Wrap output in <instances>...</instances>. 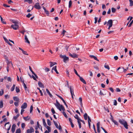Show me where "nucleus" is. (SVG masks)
<instances>
[{"label": "nucleus", "mask_w": 133, "mask_h": 133, "mask_svg": "<svg viewBox=\"0 0 133 133\" xmlns=\"http://www.w3.org/2000/svg\"><path fill=\"white\" fill-rule=\"evenodd\" d=\"M55 105L57 109H59V111H61L62 110L63 111H65V110L64 107L62 105L60 104L57 100H56V103L55 104Z\"/></svg>", "instance_id": "f257e3e1"}, {"label": "nucleus", "mask_w": 133, "mask_h": 133, "mask_svg": "<svg viewBox=\"0 0 133 133\" xmlns=\"http://www.w3.org/2000/svg\"><path fill=\"white\" fill-rule=\"evenodd\" d=\"M119 122L121 124L123 125L124 128L126 129H128V125L127 122L123 119H119Z\"/></svg>", "instance_id": "f03ea898"}, {"label": "nucleus", "mask_w": 133, "mask_h": 133, "mask_svg": "<svg viewBox=\"0 0 133 133\" xmlns=\"http://www.w3.org/2000/svg\"><path fill=\"white\" fill-rule=\"evenodd\" d=\"M60 57L63 59V62L65 63H66L67 62L69 61V57H66L65 55H60Z\"/></svg>", "instance_id": "7ed1b4c3"}, {"label": "nucleus", "mask_w": 133, "mask_h": 133, "mask_svg": "<svg viewBox=\"0 0 133 133\" xmlns=\"http://www.w3.org/2000/svg\"><path fill=\"white\" fill-rule=\"evenodd\" d=\"M9 122H8L6 123L4 125L5 129H7L8 131L9 130L11 127V125L9 124Z\"/></svg>", "instance_id": "20e7f679"}, {"label": "nucleus", "mask_w": 133, "mask_h": 133, "mask_svg": "<svg viewBox=\"0 0 133 133\" xmlns=\"http://www.w3.org/2000/svg\"><path fill=\"white\" fill-rule=\"evenodd\" d=\"M11 27L14 29L16 30L18 29L19 26L18 25L12 24L11 25Z\"/></svg>", "instance_id": "39448f33"}, {"label": "nucleus", "mask_w": 133, "mask_h": 133, "mask_svg": "<svg viewBox=\"0 0 133 133\" xmlns=\"http://www.w3.org/2000/svg\"><path fill=\"white\" fill-rule=\"evenodd\" d=\"M34 130L32 127H31L30 129H28L27 130V133H31L32 132H34Z\"/></svg>", "instance_id": "423d86ee"}, {"label": "nucleus", "mask_w": 133, "mask_h": 133, "mask_svg": "<svg viewBox=\"0 0 133 133\" xmlns=\"http://www.w3.org/2000/svg\"><path fill=\"white\" fill-rule=\"evenodd\" d=\"M8 66L6 67L7 70V71L8 72L9 71V66H12L13 65L11 62H9L7 63Z\"/></svg>", "instance_id": "0eeeda50"}, {"label": "nucleus", "mask_w": 133, "mask_h": 133, "mask_svg": "<svg viewBox=\"0 0 133 133\" xmlns=\"http://www.w3.org/2000/svg\"><path fill=\"white\" fill-rule=\"evenodd\" d=\"M27 106V103H24L21 106V108L22 109H24L26 108Z\"/></svg>", "instance_id": "6e6552de"}, {"label": "nucleus", "mask_w": 133, "mask_h": 133, "mask_svg": "<svg viewBox=\"0 0 133 133\" xmlns=\"http://www.w3.org/2000/svg\"><path fill=\"white\" fill-rule=\"evenodd\" d=\"M16 127V125L15 124H14L12 125L11 128V132L12 133L14 132L15 130V127Z\"/></svg>", "instance_id": "1a4fd4ad"}, {"label": "nucleus", "mask_w": 133, "mask_h": 133, "mask_svg": "<svg viewBox=\"0 0 133 133\" xmlns=\"http://www.w3.org/2000/svg\"><path fill=\"white\" fill-rule=\"evenodd\" d=\"M69 55L72 57L74 58L75 57L77 58L78 57L77 55L75 54H72L71 53H70L69 54Z\"/></svg>", "instance_id": "9d476101"}, {"label": "nucleus", "mask_w": 133, "mask_h": 133, "mask_svg": "<svg viewBox=\"0 0 133 133\" xmlns=\"http://www.w3.org/2000/svg\"><path fill=\"white\" fill-rule=\"evenodd\" d=\"M34 7L35 8H40V6L39 5V4L38 3H37L35 4L34 6Z\"/></svg>", "instance_id": "9b49d317"}, {"label": "nucleus", "mask_w": 133, "mask_h": 133, "mask_svg": "<svg viewBox=\"0 0 133 133\" xmlns=\"http://www.w3.org/2000/svg\"><path fill=\"white\" fill-rule=\"evenodd\" d=\"M108 24L110 26H112V21L111 19L109 20L108 22Z\"/></svg>", "instance_id": "f8f14e48"}, {"label": "nucleus", "mask_w": 133, "mask_h": 133, "mask_svg": "<svg viewBox=\"0 0 133 133\" xmlns=\"http://www.w3.org/2000/svg\"><path fill=\"white\" fill-rule=\"evenodd\" d=\"M88 122L89 126L90 128V122H91V120L89 116H88Z\"/></svg>", "instance_id": "ddd939ff"}, {"label": "nucleus", "mask_w": 133, "mask_h": 133, "mask_svg": "<svg viewBox=\"0 0 133 133\" xmlns=\"http://www.w3.org/2000/svg\"><path fill=\"white\" fill-rule=\"evenodd\" d=\"M13 98L14 101L16 102H19V99L17 97H14Z\"/></svg>", "instance_id": "4468645a"}, {"label": "nucleus", "mask_w": 133, "mask_h": 133, "mask_svg": "<svg viewBox=\"0 0 133 133\" xmlns=\"http://www.w3.org/2000/svg\"><path fill=\"white\" fill-rule=\"evenodd\" d=\"M38 85L39 86L43 88H44V85L40 82H38Z\"/></svg>", "instance_id": "2eb2a0df"}, {"label": "nucleus", "mask_w": 133, "mask_h": 133, "mask_svg": "<svg viewBox=\"0 0 133 133\" xmlns=\"http://www.w3.org/2000/svg\"><path fill=\"white\" fill-rule=\"evenodd\" d=\"M25 39V42H26L28 44H30V42L29 41L27 37V36L26 35H25V38H24Z\"/></svg>", "instance_id": "dca6fc26"}, {"label": "nucleus", "mask_w": 133, "mask_h": 133, "mask_svg": "<svg viewBox=\"0 0 133 133\" xmlns=\"http://www.w3.org/2000/svg\"><path fill=\"white\" fill-rule=\"evenodd\" d=\"M89 56L91 58H94V59L95 60H96L97 61H99V60L97 59L96 56H94L93 55H90Z\"/></svg>", "instance_id": "f3484780"}, {"label": "nucleus", "mask_w": 133, "mask_h": 133, "mask_svg": "<svg viewBox=\"0 0 133 133\" xmlns=\"http://www.w3.org/2000/svg\"><path fill=\"white\" fill-rule=\"evenodd\" d=\"M54 70L56 72V73L57 74H58V72L57 69H56V66H55L53 67L52 68V70Z\"/></svg>", "instance_id": "a211bd4d"}, {"label": "nucleus", "mask_w": 133, "mask_h": 133, "mask_svg": "<svg viewBox=\"0 0 133 133\" xmlns=\"http://www.w3.org/2000/svg\"><path fill=\"white\" fill-rule=\"evenodd\" d=\"M120 69V70H119V72L120 73H121L123 72L124 68L123 67L122 68H120V67H119L117 69V70H118Z\"/></svg>", "instance_id": "6ab92c4d"}, {"label": "nucleus", "mask_w": 133, "mask_h": 133, "mask_svg": "<svg viewBox=\"0 0 133 133\" xmlns=\"http://www.w3.org/2000/svg\"><path fill=\"white\" fill-rule=\"evenodd\" d=\"M80 80L83 82L84 84H86V83L85 80L84 79L82 78V77H80V78L79 79Z\"/></svg>", "instance_id": "aec40b11"}, {"label": "nucleus", "mask_w": 133, "mask_h": 133, "mask_svg": "<svg viewBox=\"0 0 133 133\" xmlns=\"http://www.w3.org/2000/svg\"><path fill=\"white\" fill-rule=\"evenodd\" d=\"M23 86H24V88L25 89V92H26V93H27V90L26 89H27V87L26 86V85L24 83V81H23Z\"/></svg>", "instance_id": "412c9836"}, {"label": "nucleus", "mask_w": 133, "mask_h": 133, "mask_svg": "<svg viewBox=\"0 0 133 133\" xmlns=\"http://www.w3.org/2000/svg\"><path fill=\"white\" fill-rule=\"evenodd\" d=\"M45 12L46 13V14L47 15V16H49V11L47 10L46 9H44Z\"/></svg>", "instance_id": "4be33fe9"}, {"label": "nucleus", "mask_w": 133, "mask_h": 133, "mask_svg": "<svg viewBox=\"0 0 133 133\" xmlns=\"http://www.w3.org/2000/svg\"><path fill=\"white\" fill-rule=\"evenodd\" d=\"M24 2H27L29 4H31L32 2V0H25Z\"/></svg>", "instance_id": "5701e85b"}, {"label": "nucleus", "mask_w": 133, "mask_h": 133, "mask_svg": "<svg viewBox=\"0 0 133 133\" xmlns=\"http://www.w3.org/2000/svg\"><path fill=\"white\" fill-rule=\"evenodd\" d=\"M0 17L1 18V21L2 23L4 24H6V23L3 20L2 17L1 16H0Z\"/></svg>", "instance_id": "b1692460"}, {"label": "nucleus", "mask_w": 133, "mask_h": 133, "mask_svg": "<svg viewBox=\"0 0 133 133\" xmlns=\"http://www.w3.org/2000/svg\"><path fill=\"white\" fill-rule=\"evenodd\" d=\"M88 115L87 113H85L83 115V117L84 119L85 120H87L88 117Z\"/></svg>", "instance_id": "393cba45"}, {"label": "nucleus", "mask_w": 133, "mask_h": 133, "mask_svg": "<svg viewBox=\"0 0 133 133\" xmlns=\"http://www.w3.org/2000/svg\"><path fill=\"white\" fill-rule=\"evenodd\" d=\"M46 91L47 92V93L51 97H52V95L50 93V92L48 90V89H46Z\"/></svg>", "instance_id": "a878e982"}, {"label": "nucleus", "mask_w": 133, "mask_h": 133, "mask_svg": "<svg viewBox=\"0 0 133 133\" xmlns=\"http://www.w3.org/2000/svg\"><path fill=\"white\" fill-rule=\"evenodd\" d=\"M3 104L2 101H0V108H2L3 107Z\"/></svg>", "instance_id": "bb28decb"}, {"label": "nucleus", "mask_w": 133, "mask_h": 133, "mask_svg": "<svg viewBox=\"0 0 133 133\" xmlns=\"http://www.w3.org/2000/svg\"><path fill=\"white\" fill-rule=\"evenodd\" d=\"M42 120L43 125L45 127H46L47 125H46V123L45 122V119L44 118H43L42 119Z\"/></svg>", "instance_id": "cd10ccee"}, {"label": "nucleus", "mask_w": 133, "mask_h": 133, "mask_svg": "<svg viewBox=\"0 0 133 133\" xmlns=\"http://www.w3.org/2000/svg\"><path fill=\"white\" fill-rule=\"evenodd\" d=\"M19 114H17L16 116H14L13 117V118L14 119H16L17 118L19 117Z\"/></svg>", "instance_id": "c85d7f7f"}, {"label": "nucleus", "mask_w": 133, "mask_h": 133, "mask_svg": "<svg viewBox=\"0 0 133 133\" xmlns=\"http://www.w3.org/2000/svg\"><path fill=\"white\" fill-rule=\"evenodd\" d=\"M130 2V6H131L133 5V1L132 0H129Z\"/></svg>", "instance_id": "c756f323"}, {"label": "nucleus", "mask_w": 133, "mask_h": 133, "mask_svg": "<svg viewBox=\"0 0 133 133\" xmlns=\"http://www.w3.org/2000/svg\"><path fill=\"white\" fill-rule=\"evenodd\" d=\"M112 121V122H113L114 123V124L115 125H118V123L117 122L116 120H114Z\"/></svg>", "instance_id": "7c9ffc66"}, {"label": "nucleus", "mask_w": 133, "mask_h": 133, "mask_svg": "<svg viewBox=\"0 0 133 133\" xmlns=\"http://www.w3.org/2000/svg\"><path fill=\"white\" fill-rule=\"evenodd\" d=\"M15 84H14L11 88V91H13L15 89Z\"/></svg>", "instance_id": "2f4dec72"}, {"label": "nucleus", "mask_w": 133, "mask_h": 133, "mask_svg": "<svg viewBox=\"0 0 133 133\" xmlns=\"http://www.w3.org/2000/svg\"><path fill=\"white\" fill-rule=\"evenodd\" d=\"M21 130L20 128L18 129L16 131V133H21Z\"/></svg>", "instance_id": "473e14b6"}, {"label": "nucleus", "mask_w": 133, "mask_h": 133, "mask_svg": "<svg viewBox=\"0 0 133 133\" xmlns=\"http://www.w3.org/2000/svg\"><path fill=\"white\" fill-rule=\"evenodd\" d=\"M0 91V96H1L3 95L4 93V90L2 89Z\"/></svg>", "instance_id": "72a5a7b5"}, {"label": "nucleus", "mask_w": 133, "mask_h": 133, "mask_svg": "<svg viewBox=\"0 0 133 133\" xmlns=\"http://www.w3.org/2000/svg\"><path fill=\"white\" fill-rule=\"evenodd\" d=\"M53 122H54V124L55 125L56 127L58 128V125L57 124V123L55 122L54 121H53Z\"/></svg>", "instance_id": "f704fd0d"}, {"label": "nucleus", "mask_w": 133, "mask_h": 133, "mask_svg": "<svg viewBox=\"0 0 133 133\" xmlns=\"http://www.w3.org/2000/svg\"><path fill=\"white\" fill-rule=\"evenodd\" d=\"M45 127H46L47 130H48V131L50 132L51 131L50 127L47 125Z\"/></svg>", "instance_id": "c9c22d12"}, {"label": "nucleus", "mask_w": 133, "mask_h": 133, "mask_svg": "<svg viewBox=\"0 0 133 133\" xmlns=\"http://www.w3.org/2000/svg\"><path fill=\"white\" fill-rule=\"evenodd\" d=\"M28 117H29L28 116L27 117H23V118L24 119V120H25L26 121L27 120H29L30 119V118H28L27 119V118H28Z\"/></svg>", "instance_id": "e433bc0d"}, {"label": "nucleus", "mask_w": 133, "mask_h": 133, "mask_svg": "<svg viewBox=\"0 0 133 133\" xmlns=\"http://www.w3.org/2000/svg\"><path fill=\"white\" fill-rule=\"evenodd\" d=\"M65 111H63V115H64V116L66 118H67L68 117V116H67L66 115V113H65V112H64Z\"/></svg>", "instance_id": "4c0bfd02"}, {"label": "nucleus", "mask_w": 133, "mask_h": 133, "mask_svg": "<svg viewBox=\"0 0 133 133\" xmlns=\"http://www.w3.org/2000/svg\"><path fill=\"white\" fill-rule=\"evenodd\" d=\"M16 91L17 93H18L20 91L19 89L17 87H16Z\"/></svg>", "instance_id": "58836bf2"}, {"label": "nucleus", "mask_w": 133, "mask_h": 133, "mask_svg": "<svg viewBox=\"0 0 133 133\" xmlns=\"http://www.w3.org/2000/svg\"><path fill=\"white\" fill-rule=\"evenodd\" d=\"M47 124L49 126H50L51 125V122L49 119H47Z\"/></svg>", "instance_id": "ea45409f"}, {"label": "nucleus", "mask_w": 133, "mask_h": 133, "mask_svg": "<svg viewBox=\"0 0 133 133\" xmlns=\"http://www.w3.org/2000/svg\"><path fill=\"white\" fill-rule=\"evenodd\" d=\"M32 73L36 77V78H38V76L32 70L31 71Z\"/></svg>", "instance_id": "a19ab883"}, {"label": "nucleus", "mask_w": 133, "mask_h": 133, "mask_svg": "<svg viewBox=\"0 0 133 133\" xmlns=\"http://www.w3.org/2000/svg\"><path fill=\"white\" fill-rule=\"evenodd\" d=\"M77 122H78V125H79V128L80 129L81 127V122H80L79 121H78H78H77Z\"/></svg>", "instance_id": "79ce46f5"}, {"label": "nucleus", "mask_w": 133, "mask_h": 133, "mask_svg": "<svg viewBox=\"0 0 133 133\" xmlns=\"http://www.w3.org/2000/svg\"><path fill=\"white\" fill-rule=\"evenodd\" d=\"M72 3V2L70 0L69 2V8H70L71 6Z\"/></svg>", "instance_id": "37998d69"}, {"label": "nucleus", "mask_w": 133, "mask_h": 133, "mask_svg": "<svg viewBox=\"0 0 133 133\" xmlns=\"http://www.w3.org/2000/svg\"><path fill=\"white\" fill-rule=\"evenodd\" d=\"M74 117L76 119H77V121H78H78L79 118V117L78 116V115H77L76 114L75 115V116H74Z\"/></svg>", "instance_id": "c03bdc74"}, {"label": "nucleus", "mask_w": 133, "mask_h": 133, "mask_svg": "<svg viewBox=\"0 0 133 133\" xmlns=\"http://www.w3.org/2000/svg\"><path fill=\"white\" fill-rule=\"evenodd\" d=\"M37 89L39 90V91L41 93V95L42 96L43 95L42 92L41 90H40L39 88H37Z\"/></svg>", "instance_id": "a18cd8bd"}, {"label": "nucleus", "mask_w": 133, "mask_h": 133, "mask_svg": "<svg viewBox=\"0 0 133 133\" xmlns=\"http://www.w3.org/2000/svg\"><path fill=\"white\" fill-rule=\"evenodd\" d=\"M19 102H14V104L17 107L18 105V103Z\"/></svg>", "instance_id": "49530a36"}, {"label": "nucleus", "mask_w": 133, "mask_h": 133, "mask_svg": "<svg viewBox=\"0 0 133 133\" xmlns=\"http://www.w3.org/2000/svg\"><path fill=\"white\" fill-rule=\"evenodd\" d=\"M33 107L32 105H31L30 107V113H31V112H32L33 110Z\"/></svg>", "instance_id": "de8ad7c7"}, {"label": "nucleus", "mask_w": 133, "mask_h": 133, "mask_svg": "<svg viewBox=\"0 0 133 133\" xmlns=\"http://www.w3.org/2000/svg\"><path fill=\"white\" fill-rule=\"evenodd\" d=\"M50 67H51L53 66L54 65H55V64H54V63L53 62H50Z\"/></svg>", "instance_id": "09e8293b"}, {"label": "nucleus", "mask_w": 133, "mask_h": 133, "mask_svg": "<svg viewBox=\"0 0 133 133\" xmlns=\"http://www.w3.org/2000/svg\"><path fill=\"white\" fill-rule=\"evenodd\" d=\"M25 127V124L24 123H23L21 124V127L22 128H24Z\"/></svg>", "instance_id": "8fccbe9b"}, {"label": "nucleus", "mask_w": 133, "mask_h": 133, "mask_svg": "<svg viewBox=\"0 0 133 133\" xmlns=\"http://www.w3.org/2000/svg\"><path fill=\"white\" fill-rule=\"evenodd\" d=\"M51 111L52 112L53 114H54L55 113V112L53 108H52L51 109Z\"/></svg>", "instance_id": "3c124183"}, {"label": "nucleus", "mask_w": 133, "mask_h": 133, "mask_svg": "<svg viewBox=\"0 0 133 133\" xmlns=\"http://www.w3.org/2000/svg\"><path fill=\"white\" fill-rule=\"evenodd\" d=\"M104 67L105 68L108 69L109 70L110 69V68L108 65H105Z\"/></svg>", "instance_id": "603ef678"}, {"label": "nucleus", "mask_w": 133, "mask_h": 133, "mask_svg": "<svg viewBox=\"0 0 133 133\" xmlns=\"http://www.w3.org/2000/svg\"><path fill=\"white\" fill-rule=\"evenodd\" d=\"M7 80L10 82H11L12 81L11 78L10 77H8L7 78Z\"/></svg>", "instance_id": "864d4df0"}, {"label": "nucleus", "mask_w": 133, "mask_h": 133, "mask_svg": "<svg viewBox=\"0 0 133 133\" xmlns=\"http://www.w3.org/2000/svg\"><path fill=\"white\" fill-rule=\"evenodd\" d=\"M37 127L39 128L40 129V127H42V126L39 124V122L38 121L37 122Z\"/></svg>", "instance_id": "5fc2aeb1"}, {"label": "nucleus", "mask_w": 133, "mask_h": 133, "mask_svg": "<svg viewBox=\"0 0 133 133\" xmlns=\"http://www.w3.org/2000/svg\"><path fill=\"white\" fill-rule=\"evenodd\" d=\"M3 5L5 7H9L10 6L8 5L5 4H3Z\"/></svg>", "instance_id": "6e6d98bb"}, {"label": "nucleus", "mask_w": 133, "mask_h": 133, "mask_svg": "<svg viewBox=\"0 0 133 133\" xmlns=\"http://www.w3.org/2000/svg\"><path fill=\"white\" fill-rule=\"evenodd\" d=\"M98 19V18L97 17H95V21L94 22V23L95 24H96L97 22V21Z\"/></svg>", "instance_id": "4d7b16f0"}, {"label": "nucleus", "mask_w": 133, "mask_h": 133, "mask_svg": "<svg viewBox=\"0 0 133 133\" xmlns=\"http://www.w3.org/2000/svg\"><path fill=\"white\" fill-rule=\"evenodd\" d=\"M133 23V20H132L131 22L130 23V24H129V25L128 26V27H130L132 24Z\"/></svg>", "instance_id": "13d9d810"}, {"label": "nucleus", "mask_w": 133, "mask_h": 133, "mask_svg": "<svg viewBox=\"0 0 133 133\" xmlns=\"http://www.w3.org/2000/svg\"><path fill=\"white\" fill-rule=\"evenodd\" d=\"M69 88H70V92L71 93V94H72V89L71 86H70Z\"/></svg>", "instance_id": "bf43d9fd"}, {"label": "nucleus", "mask_w": 133, "mask_h": 133, "mask_svg": "<svg viewBox=\"0 0 133 133\" xmlns=\"http://www.w3.org/2000/svg\"><path fill=\"white\" fill-rule=\"evenodd\" d=\"M32 15V14L29 13L28 15H26V17L28 18H29Z\"/></svg>", "instance_id": "052dcab7"}, {"label": "nucleus", "mask_w": 133, "mask_h": 133, "mask_svg": "<svg viewBox=\"0 0 133 133\" xmlns=\"http://www.w3.org/2000/svg\"><path fill=\"white\" fill-rule=\"evenodd\" d=\"M89 72L90 73V76H92L93 75L92 72L90 70L89 71Z\"/></svg>", "instance_id": "680f3d73"}, {"label": "nucleus", "mask_w": 133, "mask_h": 133, "mask_svg": "<svg viewBox=\"0 0 133 133\" xmlns=\"http://www.w3.org/2000/svg\"><path fill=\"white\" fill-rule=\"evenodd\" d=\"M114 105H117V102L116 100H114Z\"/></svg>", "instance_id": "e2e57ef3"}, {"label": "nucleus", "mask_w": 133, "mask_h": 133, "mask_svg": "<svg viewBox=\"0 0 133 133\" xmlns=\"http://www.w3.org/2000/svg\"><path fill=\"white\" fill-rule=\"evenodd\" d=\"M62 101H63V102L64 104L65 105L66 107H68V106H67V105L66 104L65 102V101L63 99H62Z\"/></svg>", "instance_id": "0e129e2a"}, {"label": "nucleus", "mask_w": 133, "mask_h": 133, "mask_svg": "<svg viewBox=\"0 0 133 133\" xmlns=\"http://www.w3.org/2000/svg\"><path fill=\"white\" fill-rule=\"evenodd\" d=\"M128 67H127L126 68V69H124H124H123V72H126V71H127L128 70Z\"/></svg>", "instance_id": "69168bd1"}, {"label": "nucleus", "mask_w": 133, "mask_h": 133, "mask_svg": "<svg viewBox=\"0 0 133 133\" xmlns=\"http://www.w3.org/2000/svg\"><path fill=\"white\" fill-rule=\"evenodd\" d=\"M101 128L104 131L105 133H108L107 132V131H106L105 130L103 127H101Z\"/></svg>", "instance_id": "338daca9"}, {"label": "nucleus", "mask_w": 133, "mask_h": 133, "mask_svg": "<svg viewBox=\"0 0 133 133\" xmlns=\"http://www.w3.org/2000/svg\"><path fill=\"white\" fill-rule=\"evenodd\" d=\"M100 122H99L97 123V128H100Z\"/></svg>", "instance_id": "774afa93"}]
</instances>
